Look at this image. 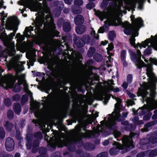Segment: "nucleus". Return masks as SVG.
<instances>
[{"label": "nucleus", "instance_id": "9b49d317", "mask_svg": "<svg viewBox=\"0 0 157 157\" xmlns=\"http://www.w3.org/2000/svg\"><path fill=\"white\" fill-rule=\"evenodd\" d=\"M56 5V8L53 11V15L55 17H58L60 14L64 5L62 2H57Z\"/></svg>", "mask_w": 157, "mask_h": 157}, {"label": "nucleus", "instance_id": "c9c22d12", "mask_svg": "<svg viewBox=\"0 0 157 157\" xmlns=\"http://www.w3.org/2000/svg\"><path fill=\"white\" fill-rule=\"evenodd\" d=\"M157 155V149H154L151 151L149 154V157H153Z\"/></svg>", "mask_w": 157, "mask_h": 157}, {"label": "nucleus", "instance_id": "6e6552de", "mask_svg": "<svg viewBox=\"0 0 157 157\" xmlns=\"http://www.w3.org/2000/svg\"><path fill=\"white\" fill-rule=\"evenodd\" d=\"M19 5L29 8L31 10L38 11L43 6L46 8V2L42 0H22L18 2Z\"/></svg>", "mask_w": 157, "mask_h": 157}, {"label": "nucleus", "instance_id": "4468645a", "mask_svg": "<svg viewBox=\"0 0 157 157\" xmlns=\"http://www.w3.org/2000/svg\"><path fill=\"white\" fill-rule=\"evenodd\" d=\"M3 5V4L2 2V0H0V15L1 16V21L2 23V26H4L5 25V21H4V20L5 19V18L7 16V14L6 15L4 13L3 10L2 8H4V9H6V7L5 6H2Z\"/></svg>", "mask_w": 157, "mask_h": 157}, {"label": "nucleus", "instance_id": "4c0bfd02", "mask_svg": "<svg viewBox=\"0 0 157 157\" xmlns=\"http://www.w3.org/2000/svg\"><path fill=\"white\" fill-rule=\"evenodd\" d=\"M133 79L132 75V74H129L127 76V82L128 84L131 83Z\"/></svg>", "mask_w": 157, "mask_h": 157}, {"label": "nucleus", "instance_id": "bb28decb", "mask_svg": "<svg viewBox=\"0 0 157 157\" xmlns=\"http://www.w3.org/2000/svg\"><path fill=\"white\" fill-rule=\"evenodd\" d=\"M94 79L96 80L97 82L95 83L94 82V80H92L91 82L90 83V85H94L95 86L96 88H97L99 86V85H98V81H97L98 79V76L96 74L94 75Z\"/></svg>", "mask_w": 157, "mask_h": 157}, {"label": "nucleus", "instance_id": "423d86ee", "mask_svg": "<svg viewBox=\"0 0 157 157\" xmlns=\"http://www.w3.org/2000/svg\"><path fill=\"white\" fill-rule=\"evenodd\" d=\"M146 74L149 78V80L148 83H144V87L143 89L139 88L138 91V94H139L140 90L142 92L143 95L146 98L157 101V99H154V97L156 94V93L153 87H151L152 82H157V77L155 76L153 72L152 71L151 67H148L147 69Z\"/></svg>", "mask_w": 157, "mask_h": 157}, {"label": "nucleus", "instance_id": "dca6fc26", "mask_svg": "<svg viewBox=\"0 0 157 157\" xmlns=\"http://www.w3.org/2000/svg\"><path fill=\"white\" fill-rule=\"evenodd\" d=\"M126 51L125 50L121 51L120 55L121 59L123 65L125 66H126L127 65V63L126 61Z\"/></svg>", "mask_w": 157, "mask_h": 157}, {"label": "nucleus", "instance_id": "49530a36", "mask_svg": "<svg viewBox=\"0 0 157 157\" xmlns=\"http://www.w3.org/2000/svg\"><path fill=\"white\" fill-rule=\"evenodd\" d=\"M108 155V153L106 152H104L98 154L96 157H107Z\"/></svg>", "mask_w": 157, "mask_h": 157}, {"label": "nucleus", "instance_id": "f03ea898", "mask_svg": "<svg viewBox=\"0 0 157 157\" xmlns=\"http://www.w3.org/2000/svg\"><path fill=\"white\" fill-rule=\"evenodd\" d=\"M112 98L117 101L115 105L114 111L112 114H109L108 117L104 118V120L101 122V125L98 124L93 132L86 130L84 133L79 132L78 135L71 136L68 139L58 135L57 137L55 136L53 140V150L56 146L61 147L66 146L69 151H74L75 149V144H77L78 142L82 143L81 138L97 137L99 136L100 132L105 133L107 128L111 129L114 128L115 125V121H120L123 120V117L119 114L121 100L113 95Z\"/></svg>", "mask_w": 157, "mask_h": 157}, {"label": "nucleus", "instance_id": "09e8293b", "mask_svg": "<svg viewBox=\"0 0 157 157\" xmlns=\"http://www.w3.org/2000/svg\"><path fill=\"white\" fill-rule=\"evenodd\" d=\"M0 157H13V156L11 155L6 154L3 152L0 154Z\"/></svg>", "mask_w": 157, "mask_h": 157}, {"label": "nucleus", "instance_id": "a18cd8bd", "mask_svg": "<svg viewBox=\"0 0 157 157\" xmlns=\"http://www.w3.org/2000/svg\"><path fill=\"white\" fill-rule=\"evenodd\" d=\"M75 5L77 6H81L83 4L82 0H75L74 2Z\"/></svg>", "mask_w": 157, "mask_h": 157}, {"label": "nucleus", "instance_id": "0eeeda50", "mask_svg": "<svg viewBox=\"0 0 157 157\" xmlns=\"http://www.w3.org/2000/svg\"><path fill=\"white\" fill-rule=\"evenodd\" d=\"M142 96L143 101H146L147 105L143 106L141 109H139L137 112L140 113V116L144 114L146 111L148 112L147 114L144 116L143 119L145 121L148 120L150 118L152 114L150 111L157 108V101L146 98L143 95L142 92L140 90L139 91V94H138V96Z\"/></svg>", "mask_w": 157, "mask_h": 157}, {"label": "nucleus", "instance_id": "2eb2a0df", "mask_svg": "<svg viewBox=\"0 0 157 157\" xmlns=\"http://www.w3.org/2000/svg\"><path fill=\"white\" fill-rule=\"evenodd\" d=\"M70 73L67 72L62 75L61 77L60 81L64 84L67 82L70 78Z\"/></svg>", "mask_w": 157, "mask_h": 157}, {"label": "nucleus", "instance_id": "4be33fe9", "mask_svg": "<svg viewBox=\"0 0 157 157\" xmlns=\"http://www.w3.org/2000/svg\"><path fill=\"white\" fill-rule=\"evenodd\" d=\"M13 110L16 113L19 114L21 111L20 104L18 103L14 104L13 106Z\"/></svg>", "mask_w": 157, "mask_h": 157}, {"label": "nucleus", "instance_id": "393cba45", "mask_svg": "<svg viewBox=\"0 0 157 157\" xmlns=\"http://www.w3.org/2000/svg\"><path fill=\"white\" fill-rule=\"evenodd\" d=\"M4 125L6 129L8 131H11L13 127V125L12 123L9 122L7 121L6 122Z\"/></svg>", "mask_w": 157, "mask_h": 157}, {"label": "nucleus", "instance_id": "774afa93", "mask_svg": "<svg viewBox=\"0 0 157 157\" xmlns=\"http://www.w3.org/2000/svg\"><path fill=\"white\" fill-rule=\"evenodd\" d=\"M69 9L68 8H65L63 10V12L65 13H67L69 12Z\"/></svg>", "mask_w": 157, "mask_h": 157}, {"label": "nucleus", "instance_id": "7c9ffc66", "mask_svg": "<svg viewBox=\"0 0 157 157\" xmlns=\"http://www.w3.org/2000/svg\"><path fill=\"white\" fill-rule=\"evenodd\" d=\"M110 1L109 0H103L102 2L101 3V8L103 9H105L107 7L108 3V1Z\"/></svg>", "mask_w": 157, "mask_h": 157}, {"label": "nucleus", "instance_id": "0e129e2a", "mask_svg": "<svg viewBox=\"0 0 157 157\" xmlns=\"http://www.w3.org/2000/svg\"><path fill=\"white\" fill-rule=\"evenodd\" d=\"M65 2L68 5H70L71 3L73 0H64Z\"/></svg>", "mask_w": 157, "mask_h": 157}, {"label": "nucleus", "instance_id": "f3484780", "mask_svg": "<svg viewBox=\"0 0 157 157\" xmlns=\"http://www.w3.org/2000/svg\"><path fill=\"white\" fill-rule=\"evenodd\" d=\"M74 21L76 25L81 24L84 22L83 17L81 15H77L74 18Z\"/></svg>", "mask_w": 157, "mask_h": 157}, {"label": "nucleus", "instance_id": "39448f33", "mask_svg": "<svg viewBox=\"0 0 157 157\" xmlns=\"http://www.w3.org/2000/svg\"><path fill=\"white\" fill-rule=\"evenodd\" d=\"M138 134L131 132L130 136L124 135L121 140L123 144L119 142L113 141L112 144L114 146L110 150V154L111 155H114L118 154L120 150L122 151V152L124 153L126 152L128 148H132L133 147L134 145L132 143V138L137 137Z\"/></svg>", "mask_w": 157, "mask_h": 157}, {"label": "nucleus", "instance_id": "a878e982", "mask_svg": "<svg viewBox=\"0 0 157 157\" xmlns=\"http://www.w3.org/2000/svg\"><path fill=\"white\" fill-rule=\"evenodd\" d=\"M83 147L84 148L89 150H94L95 147L94 145L89 143H86L84 144Z\"/></svg>", "mask_w": 157, "mask_h": 157}, {"label": "nucleus", "instance_id": "20e7f679", "mask_svg": "<svg viewBox=\"0 0 157 157\" xmlns=\"http://www.w3.org/2000/svg\"><path fill=\"white\" fill-rule=\"evenodd\" d=\"M95 14L98 17L101 21L103 20L104 18H106L107 20L105 21V24L103 27H101L98 30V33H103L104 31V28H107L111 25H121L124 28V31L127 27H124V25H125L126 23H127L130 25V28H131L132 25L128 23L127 21H125L124 22H122L119 17L120 16H122V14L114 13L108 17H107V14L104 12H102L99 10H96L95 11Z\"/></svg>", "mask_w": 157, "mask_h": 157}, {"label": "nucleus", "instance_id": "cd10ccee", "mask_svg": "<svg viewBox=\"0 0 157 157\" xmlns=\"http://www.w3.org/2000/svg\"><path fill=\"white\" fill-rule=\"evenodd\" d=\"M64 30L65 32L69 31L71 30V26L69 23L67 22L65 23L63 27Z\"/></svg>", "mask_w": 157, "mask_h": 157}, {"label": "nucleus", "instance_id": "bf43d9fd", "mask_svg": "<svg viewBox=\"0 0 157 157\" xmlns=\"http://www.w3.org/2000/svg\"><path fill=\"white\" fill-rule=\"evenodd\" d=\"M154 114L152 116V118L153 119H157V111L155 110L154 111Z\"/></svg>", "mask_w": 157, "mask_h": 157}, {"label": "nucleus", "instance_id": "69168bd1", "mask_svg": "<svg viewBox=\"0 0 157 157\" xmlns=\"http://www.w3.org/2000/svg\"><path fill=\"white\" fill-rule=\"evenodd\" d=\"M128 104L129 105H132L135 104V103L132 100H129L128 101Z\"/></svg>", "mask_w": 157, "mask_h": 157}, {"label": "nucleus", "instance_id": "338daca9", "mask_svg": "<svg viewBox=\"0 0 157 157\" xmlns=\"http://www.w3.org/2000/svg\"><path fill=\"white\" fill-rule=\"evenodd\" d=\"M128 95L129 97L131 98H134L135 97V95L131 93H129L128 94Z\"/></svg>", "mask_w": 157, "mask_h": 157}, {"label": "nucleus", "instance_id": "ddd939ff", "mask_svg": "<svg viewBox=\"0 0 157 157\" xmlns=\"http://www.w3.org/2000/svg\"><path fill=\"white\" fill-rule=\"evenodd\" d=\"M30 109L35 112V114L36 117H38L40 115V110H39V104L37 102L33 103L30 105Z\"/></svg>", "mask_w": 157, "mask_h": 157}, {"label": "nucleus", "instance_id": "f8f14e48", "mask_svg": "<svg viewBox=\"0 0 157 157\" xmlns=\"http://www.w3.org/2000/svg\"><path fill=\"white\" fill-rule=\"evenodd\" d=\"M5 145L6 149L8 151L13 150L14 147V142L13 140L10 137L8 138L6 141Z\"/></svg>", "mask_w": 157, "mask_h": 157}, {"label": "nucleus", "instance_id": "6ab92c4d", "mask_svg": "<svg viewBox=\"0 0 157 157\" xmlns=\"http://www.w3.org/2000/svg\"><path fill=\"white\" fill-rule=\"evenodd\" d=\"M45 103L47 105H49L52 103L56 102L57 99L54 96H51L48 98L45 97Z\"/></svg>", "mask_w": 157, "mask_h": 157}, {"label": "nucleus", "instance_id": "5701e85b", "mask_svg": "<svg viewBox=\"0 0 157 157\" xmlns=\"http://www.w3.org/2000/svg\"><path fill=\"white\" fill-rule=\"evenodd\" d=\"M114 48L113 46L112 43H110L108 45V47L106 48L108 54L109 56H111L113 55V49Z\"/></svg>", "mask_w": 157, "mask_h": 157}, {"label": "nucleus", "instance_id": "3c124183", "mask_svg": "<svg viewBox=\"0 0 157 157\" xmlns=\"http://www.w3.org/2000/svg\"><path fill=\"white\" fill-rule=\"evenodd\" d=\"M20 98V96L18 94L15 95L13 97V100L16 101H17L19 100Z\"/></svg>", "mask_w": 157, "mask_h": 157}, {"label": "nucleus", "instance_id": "de8ad7c7", "mask_svg": "<svg viewBox=\"0 0 157 157\" xmlns=\"http://www.w3.org/2000/svg\"><path fill=\"white\" fill-rule=\"evenodd\" d=\"M7 115L9 118H12L13 116V111L9 110L7 112Z\"/></svg>", "mask_w": 157, "mask_h": 157}, {"label": "nucleus", "instance_id": "7ed1b4c3", "mask_svg": "<svg viewBox=\"0 0 157 157\" xmlns=\"http://www.w3.org/2000/svg\"><path fill=\"white\" fill-rule=\"evenodd\" d=\"M131 20L132 21V25L130 28V25L126 23L124 27H127L124 31V33L127 35H132V36L129 39L130 42L131 44L136 49L137 48L136 54L132 53L131 54V59L135 63L136 65L140 69L142 67H146V71L148 67H151L152 71V69L151 65H147L145 64L144 62L141 59V54L140 50L138 49V47L140 49L142 47L145 48L146 46L148 47L144 51V54L145 55L150 54L151 53V48L152 47L155 50L157 51V34L155 36H151V38L147 39L144 41L142 42L141 44L138 43L135 44V36L138 35V31L140 28L143 26V21L142 18L140 17L135 19L134 16L132 15L130 17Z\"/></svg>", "mask_w": 157, "mask_h": 157}, {"label": "nucleus", "instance_id": "e433bc0d", "mask_svg": "<svg viewBox=\"0 0 157 157\" xmlns=\"http://www.w3.org/2000/svg\"><path fill=\"white\" fill-rule=\"evenodd\" d=\"M28 98L27 95H23L21 99V103L23 105L24 104L28 101Z\"/></svg>", "mask_w": 157, "mask_h": 157}, {"label": "nucleus", "instance_id": "864d4df0", "mask_svg": "<svg viewBox=\"0 0 157 157\" xmlns=\"http://www.w3.org/2000/svg\"><path fill=\"white\" fill-rule=\"evenodd\" d=\"M145 153L144 152H142L138 153L136 155V157H143L145 156Z\"/></svg>", "mask_w": 157, "mask_h": 157}, {"label": "nucleus", "instance_id": "72a5a7b5", "mask_svg": "<svg viewBox=\"0 0 157 157\" xmlns=\"http://www.w3.org/2000/svg\"><path fill=\"white\" fill-rule=\"evenodd\" d=\"M121 124L122 125L125 126L124 127L126 130H130V129L129 128L130 126L128 124V121H122L121 122Z\"/></svg>", "mask_w": 157, "mask_h": 157}, {"label": "nucleus", "instance_id": "ea45409f", "mask_svg": "<svg viewBox=\"0 0 157 157\" xmlns=\"http://www.w3.org/2000/svg\"><path fill=\"white\" fill-rule=\"evenodd\" d=\"M4 103L6 106H9L11 104V100L9 98H6L4 100Z\"/></svg>", "mask_w": 157, "mask_h": 157}, {"label": "nucleus", "instance_id": "f257e3e1", "mask_svg": "<svg viewBox=\"0 0 157 157\" xmlns=\"http://www.w3.org/2000/svg\"><path fill=\"white\" fill-rule=\"evenodd\" d=\"M8 30H13V32L7 36L2 30V33L0 35V38L3 41L4 45L7 47L3 52V54L6 57L7 59L8 56H13L10 60L13 67L16 73L15 76L10 75L3 76L1 73L3 71L0 67V86L4 88H13V90L15 92L19 91L21 88L20 85L23 84L25 91L31 96L32 93L28 88V85L25 79L24 74L19 75L18 73L24 70L23 64L25 63V62L20 61V56L17 55L14 56L16 51L15 46L10 42L13 37L15 36L17 30V26H5Z\"/></svg>", "mask_w": 157, "mask_h": 157}, {"label": "nucleus", "instance_id": "8fccbe9b", "mask_svg": "<svg viewBox=\"0 0 157 157\" xmlns=\"http://www.w3.org/2000/svg\"><path fill=\"white\" fill-rule=\"evenodd\" d=\"M91 35L92 36H93L94 38L97 39H98L99 35L98 34H96L94 30H93L91 33Z\"/></svg>", "mask_w": 157, "mask_h": 157}, {"label": "nucleus", "instance_id": "a19ab883", "mask_svg": "<svg viewBox=\"0 0 157 157\" xmlns=\"http://www.w3.org/2000/svg\"><path fill=\"white\" fill-rule=\"evenodd\" d=\"M113 134L115 138L119 137L121 135V133L120 132L116 130L113 131Z\"/></svg>", "mask_w": 157, "mask_h": 157}, {"label": "nucleus", "instance_id": "c03bdc74", "mask_svg": "<svg viewBox=\"0 0 157 157\" xmlns=\"http://www.w3.org/2000/svg\"><path fill=\"white\" fill-rule=\"evenodd\" d=\"M94 6V3L93 2L88 3L86 5V8L89 10H90Z\"/></svg>", "mask_w": 157, "mask_h": 157}, {"label": "nucleus", "instance_id": "c85d7f7f", "mask_svg": "<svg viewBox=\"0 0 157 157\" xmlns=\"http://www.w3.org/2000/svg\"><path fill=\"white\" fill-rule=\"evenodd\" d=\"M75 6H74L72 8V11L73 13L75 14H78L80 13L82 11V8L79 7H76L75 8Z\"/></svg>", "mask_w": 157, "mask_h": 157}, {"label": "nucleus", "instance_id": "2f4dec72", "mask_svg": "<svg viewBox=\"0 0 157 157\" xmlns=\"http://www.w3.org/2000/svg\"><path fill=\"white\" fill-rule=\"evenodd\" d=\"M95 52V49L94 48H90L88 52V55L89 57H91Z\"/></svg>", "mask_w": 157, "mask_h": 157}, {"label": "nucleus", "instance_id": "79ce46f5", "mask_svg": "<svg viewBox=\"0 0 157 157\" xmlns=\"http://www.w3.org/2000/svg\"><path fill=\"white\" fill-rule=\"evenodd\" d=\"M115 35L113 31H112L109 33V37L110 40L112 41L115 37Z\"/></svg>", "mask_w": 157, "mask_h": 157}, {"label": "nucleus", "instance_id": "f704fd0d", "mask_svg": "<svg viewBox=\"0 0 157 157\" xmlns=\"http://www.w3.org/2000/svg\"><path fill=\"white\" fill-rule=\"evenodd\" d=\"M84 43H88L90 41V37L88 35H85L83 37V40Z\"/></svg>", "mask_w": 157, "mask_h": 157}, {"label": "nucleus", "instance_id": "c756f323", "mask_svg": "<svg viewBox=\"0 0 157 157\" xmlns=\"http://www.w3.org/2000/svg\"><path fill=\"white\" fill-rule=\"evenodd\" d=\"M94 59L98 62H100L102 59V57L101 55L98 53L96 54L94 56Z\"/></svg>", "mask_w": 157, "mask_h": 157}, {"label": "nucleus", "instance_id": "e2e57ef3", "mask_svg": "<svg viewBox=\"0 0 157 157\" xmlns=\"http://www.w3.org/2000/svg\"><path fill=\"white\" fill-rule=\"evenodd\" d=\"M144 124V122L142 120H138V121L136 123V124L137 125H140L143 124Z\"/></svg>", "mask_w": 157, "mask_h": 157}, {"label": "nucleus", "instance_id": "13d9d810", "mask_svg": "<svg viewBox=\"0 0 157 157\" xmlns=\"http://www.w3.org/2000/svg\"><path fill=\"white\" fill-rule=\"evenodd\" d=\"M15 128H16V137H17V139H21V137H20V132L19 131H18L17 130V129L16 128V127H15Z\"/></svg>", "mask_w": 157, "mask_h": 157}, {"label": "nucleus", "instance_id": "052dcab7", "mask_svg": "<svg viewBox=\"0 0 157 157\" xmlns=\"http://www.w3.org/2000/svg\"><path fill=\"white\" fill-rule=\"evenodd\" d=\"M35 136L37 138H42V134L40 132H37L36 133Z\"/></svg>", "mask_w": 157, "mask_h": 157}, {"label": "nucleus", "instance_id": "603ef678", "mask_svg": "<svg viewBox=\"0 0 157 157\" xmlns=\"http://www.w3.org/2000/svg\"><path fill=\"white\" fill-rule=\"evenodd\" d=\"M46 152V149L45 147H42L39 150V152L40 154H44Z\"/></svg>", "mask_w": 157, "mask_h": 157}, {"label": "nucleus", "instance_id": "a211bd4d", "mask_svg": "<svg viewBox=\"0 0 157 157\" xmlns=\"http://www.w3.org/2000/svg\"><path fill=\"white\" fill-rule=\"evenodd\" d=\"M157 121H154L152 122L148 123L144 125V128H142L141 130V131L142 132H147L148 129V128L150 127L151 126L157 123Z\"/></svg>", "mask_w": 157, "mask_h": 157}, {"label": "nucleus", "instance_id": "aec40b11", "mask_svg": "<svg viewBox=\"0 0 157 157\" xmlns=\"http://www.w3.org/2000/svg\"><path fill=\"white\" fill-rule=\"evenodd\" d=\"M75 43L78 47H82L83 46L84 44V43L81 38L78 37L76 38Z\"/></svg>", "mask_w": 157, "mask_h": 157}, {"label": "nucleus", "instance_id": "473e14b6", "mask_svg": "<svg viewBox=\"0 0 157 157\" xmlns=\"http://www.w3.org/2000/svg\"><path fill=\"white\" fill-rule=\"evenodd\" d=\"M5 136V132L3 128L0 127V139H3Z\"/></svg>", "mask_w": 157, "mask_h": 157}, {"label": "nucleus", "instance_id": "37998d69", "mask_svg": "<svg viewBox=\"0 0 157 157\" xmlns=\"http://www.w3.org/2000/svg\"><path fill=\"white\" fill-rule=\"evenodd\" d=\"M32 121L36 125V126L39 125L40 126H41V121L40 119L33 120Z\"/></svg>", "mask_w": 157, "mask_h": 157}, {"label": "nucleus", "instance_id": "680f3d73", "mask_svg": "<svg viewBox=\"0 0 157 157\" xmlns=\"http://www.w3.org/2000/svg\"><path fill=\"white\" fill-rule=\"evenodd\" d=\"M128 83L126 82H124L122 84V86L125 89H126L128 86Z\"/></svg>", "mask_w": 157, "mask_h": 157}, {"label": "nucleus", "instance_id": "6e6d98bb", "mask_svg": "<svg viewBox=\"0 0 157 157\" xmlns=\"http://www.w3.org/2000/svg\"><path fill=\"white\" fill-rule=\"evenodd\" d=\"M150 61L151 63L155 65L157 64V60L156 59L151 58Z\"/></svg>", "mask_w": 157, "mask_h": 157}, {"label": "nucleus", "instance_id": "58836bf2", "mask_svg": "<svg viewBox=\"0 0 157 157\" xmlns=\"http://www.w3.org/2000/svg\"><path fill=\"white\" fill-rule=\"evenodd\" d=\"M31 140L30 139H28L26 143V145L28 149L30 150L31 149Z\"/></svg>", "mask_w": 157, "mask_h": 157}, {"label": "nucleus", "instance_id": "1a4fd4ad", "mask_svg": "<svg viewBox=\"0 0 157 157\" xmlns=\"http://www.w3.org/2000/svg\"><path fill=\"white\" fill-rule=\"evenodd\" d=\"M149 142L148 145H146L147 144L148 140L147 139H144L142 140L140 144L142 146L140 147L143 149H145V147L149 145H150L151 144H154L157 143V131H155L154 134L152 135L149 138Z\"/></svg>", "mask_w": 157, "mask_h": 157}, {"label": "nucleus", "instance_id": "4d7b16f0", "mask_svg": "<svg viewBox=\"0 0 157 157\" xmlns=\"http://www.w3.org/2000/svg\"><path fill=\"white\" fill-rule=\"evenodd\" d=\"M111 139L109 138L108 140H105L104 141L102 142V144L104 146H107L109 143V140Z\"/></svg>", "mask_w": 157, "mask_h": 157}, {"label": "nucleus", "instance_id": "b1692460", "mask_svg": "<svg viewBox=\"0 0 157 157\" xmlns=\"http://www.w3.org/2000/svg\"><path fill=\"white\" fill-rule=\"evenodd\" d=\"M39 141L38 140H36L34 141L33 144V147L32 149V151L33 152L35 153L37 151V147L39 146Z\"/></svg>", "mask_w": 157, "mask_h": 157}, {"label": "nucleus", "instance_id": "5fc2aeb1", "mask_svg": "<svg viewBox=\"0 0 157 157\" xmlns=\"http://www.w3.org/2000/svg\"><path fill=\"white\" fill-rule=\"evenodd\" d=\"M139 120L138 117H134L132 119V121L135 124H136Z\"/></svg>", "mask_w": 157, "mask_h": 157}, {"label": "nucleus", "instance_id": "412c9836", "mask_svg": "<svg viewBox=\"0 0 157 157\" xmlns=\"http://www.w3.org/2000/svg\"><path fill=\"white\" fill-rule=\"evenodd\" d=\"M86 27L84 25H82L77 27L76 29V32L78 34H81L86 30Z\"/></svg>", "mask_w": 157, "mask_h": 157}, {"label": "nucleus", "instance_id": "9d476101", "mask_svg": "<svg viewBox=\"0 0 157 157\" xmlns=\"http://www.w3.org/2000/svg\"><path fill=\"white\" fill-rule=\"evenodd\" d=\"M107 84L108 85L106 86V84H104L105 86V89L104 90V91L105 92H109L110 91H113L114 92H117L119 90V89L117 88H114L112 85H114L113 81L112 80H109L108 81Z\"/></svg>", "mask_w": 157, "mask_h": 157}]
</instances>
